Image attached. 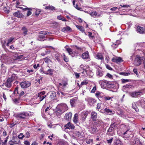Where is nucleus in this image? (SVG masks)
I'll return each instance as SVG.
<instances>
[{
	"label": "nucleus",
	"mask_w": 145,
	"mask_h": 145,
	"mask_svg": "<svg viewBox=\"0 0 145 145\" xmlns=\"http://www.w3.org/2000/svg\"><path fill=\"white\" fill-rule=\"evenodd\" d=\"M5 86L8 88H10L11 86V83L7 81V82H5Z\"/></svg>",
	"instance_id": "nucleus-39"
},
{
	"label": "nucleus",
	"mask_w": 145,
	"mask_h": 145,
	"mask_svg": "<svg viewBox=\"0 0 145 145\" xmlns=\"http://www.w3.org/2000/svg\"><path fill=\"white\" fill-rule=\"evenodd\" d=\"M61 56V54L57 52H56L53 53L52 56V57L53 58L55 59L58 62L60 61V58Z\"/></svg>",
	"instance_id": "nucleus-8"
},
{
	"label": "nucleus",
	"mask_w": 145,
	"mask_h": 145,
	"mask_svg": "<svg viewBox=\"0 0 145 145\" xmlns=\"http://www.w3.org/2000/svg\"><path fill=\"white\" fill-rule=\"evenodd\" d=\"M66 50L69 54L72 57H76L79 55V54L78 52L76 50L73 52L72 50L69 48H66Z\"/></svg>",
	"instance_id": "nucleus-2"
},
{
	"label": "nucleus",
	"mask_w": 145,
	"mask_h": 145,
	"mask_svg": "<svg viewBox=\"0 0 145 145\" xmlns=\"http://www.w3.org/2000/svg\"><path fill=\"white\" fill-rule=\"evenodd\" d=\"M133 72L137 75V76H138V74L137 72V69L134 68L133 69Z\"/></svg>",
	"instance_id": "nucleus-57"
},
{
	"label": "nucleus",
	"mask_w": 145,
	"mask_h": 145,
	"mask_svg": "<svg viewBox=\"0 0 145 145\" xmlns=\"http://www.w3.org/2000/svg\"><path fill=\"white\" fill-rule=\"evenodd\" d=\"M96 88L95 86L94 87H93L91 91V92L92 93H94L95 92V91L96 90Z\"/></svg>",
	"instance_id": "nucleus-63"
},
{
	"label": "nucleus",
	"mask_w": 145,
	"mask_h": 145,
	"mask_svg": "<svg viewBox=\"0 0 145 145\" xmlns=\"http://www.w3.org/2000/svg\"><path fill=\"white\" fill-rule=\"evenodd\" d=\"M60 105L61 107V108L60 109L61 110V112H64L68 110V107L66 104L62 103Z\"/></svg>",
	"instance_id": "nucleus-13"
},
{
	"label": "nucleus",
	"mask_w": 145,
	"mask_h": 145,
	"mask_svg": "<svg viewBox=\"0 0 145 145\" xmlns=\"http://www.w3.org/2000/svg\"><path fill=\"white\" fill-rule=\"evenodd\" d=\"M47 32H48L41 31L40 32V34H41L40 35H43L45 36L47 34Z\"/></svg>",
	"instance_id": "nucleus-54"
},
{
	"label": "nucleus",
	"mask_w": 145,
	"mask_h": 145,
	"mask_svg": "<svg viewBox=\"0 0 145 145\" xmlns=\"http://www.w3.org/2000/svg\"><path fill=\"white\" fill-rule=\"evenodd\" d=\"M106 68L108 69L112 70V68L110 67V66L108 65H106Z\"/></svg>",
	"instance_id": "nucleus-60"
},
{
	"label": "nucleus",
	"mask_w": 145,
	"mask_h": 145,
	"mask_svg": "<svg viewBox=\"0 0 145 145\" xmlns=\"http://www.w3.org/2000/svg\"><path fill=\"white\" fill-rule=\"evenodd\" d=\"M76 27L82 32H84L85 30L83 27L81 26L76 25Z\"/></svg>",
	"instance_id": "nucleus-32"
},
{
	"label": "nucleus",
	"mask_w": 145,
	"mask_h": 145,
	"mask_svg": "<svg viewBox=\"0 0 145 145\" xmlns=\"http://www.w3.org/2000/svg\"><path fill=\"white\" fill-rule=\"evenodd\" d=\"M96 96L97 97H101V93L99 91H97L95 93Z\"/></svg>",
	"instance_id": "nucleus-51"
},
{
	"label": "nucleus",
	"mask_w": 145,
	"mask_h": 145,
	"mask_svg": "<svg viewBox=\"0 0 145 145\" xmlns=\"http://www.w3.org/2000/svg\"><path fill=\"white\" fill-rule=\"evenodd\" d=\"M85 100L87 101L90 105L93 104L96 102V101L95 99L89 97L85 98Z\"/></svg>",
	"instance_id": "nucleus-12"
},
{
	"label": "nucleus",
	"mask_w": 145,
	"mask_h": 145,
	"mask_svg": "<svg viewBox=\"0 0 145 145\" xmlns=\"http://www.w3.org/2000/svg\"><path fill=\"white\" fill-rule=\"evenodd\" d=\"M45 9L46 10L48 9L51 11H53L56 10V8L52 5H49L48 6H46Z\"/></svg>",
	"instance_id": "nucleus-29"
},
{
	"label": "nucleus",
	"mask_w": 145,
	"mask_h": 145,
	"mask_svg": "<svg viewBox=\"0 0 145 145\" xmlns=\"http://www.w3.org/2000/svg\"><path fill=\"white\" fill-rule=\"evenodd\" d=\"M142 57H137L135 60L134 64L136 66H138L140 65L142 63V61L143 60Z\"/></svg>",
	"instance_id": "nucleus-6"
},
{
	"label": "nucleus",
	"mask_w": 145,
	"mask_h": 145,
	"mask_svg": "<svg viewBox=\"0 0 145 145\" xmlns=\"http://www.w3.org/2000/svg\"><path fill=\"white\" fill-rule=\"evenodd\" d=\"M96 58L102 60L103 58L102 54H98L96 55Z\"/></svg>",
	"instance_id": "nucleus-36"
},
{
	"label": "nucleus",
	"mask_w": 145,
	"mask_h": 145,
	"mask_svg": "<svg viewBox=\"0 0 145 145\" xmlns=\"http://www.w3.org/2000/svg\"><path fill=\"white\" fill-rule=\"evenodd\" d=\"M57 18L59 20H62L63 21H67V20L62 16L59 15L57 16Z\"/></svg>",
	"instance_id": "nucleus-35"
},
{
	"label": "nucleus",
	"mask_w": 145,
	"mask_h": 145,
	"mask_svg": "<svg viewBox=\"0 0 145 145\" xmlns=\"http://www.w3.org/2000/svg\"><path fill=\"white\" fill-rule=\"evenodd\" d=\"M78 115L77 114H75L74 116L73 119V121L74 123L77 125H78L80 124V123L78 121Z\"/></svg>",
	"instance_id": "nucleus-16"
},
{
	"label": "nucleus",
	"mask_w": 145,
	"mask_h": 145,
	"mask_svg": "<svg viewBox=\"0 0 145 145\" xmlns=\"http://www.w3.org/2000/svg\"><path fill=\"white\" fill-rule=\"evenodd\" d=\"M50 98L51 100H54L57 99L56 93L55 92L52 91L50 93Z\"/></svg>",
	"instance_id": "nucleus-18"
},
{
	"label": "nucleus",
	"mask_w": 145,
	"mask_h": 145,
	"mask_svg": "<svg viewBox=\"0 0 145 145\" xmlns=\"http://www.w3.org/2000/svg\"><path fill=\"white\" fill-rule=\"evenodd\" d=\"M41 11V10L39 9H35V14L36 16H38Z\"/></svg>",
	"instance_id": "nucleus-38"
},
{
	"label": "nucleus",
	"mask_w": 145,
	"mask_h": 145,
	"mask_svg": "<svg viewBox=\"0 0 145 145\" xmlns=\"http://www.w3.org/2000/svg\"><path fill=\"white\" fill-rule=\"evenodd\" d=\"M13 101L16 104H17L18 103H19L20 102V100L17 99H15L13 100Z\"/></svg>",
	"instance_id": "nucleus-50"
},
{
	"label": "nucleus",
	"mask_w": 145,
	"mask_h": 145,
	"mask_svg": "<svg viewBox=\"0 0 145 145\" xmlns=\"http://www.w3.org/2000/svg\"><path fill=\"white\" fill-rule=\"evenodd\" d=\"M110 82L105 80H101L99 82V83L102 88H108Z\"/></svg>",
	"instance_id": "nucleus-3"
},
{
	"label": "nucleus",
	"mask_w": 145,
	"mask_h": 145,
	"mask_svg": "<svg viewBox=\"0 0 145 145\" xmlns=\"http://www.w3.org/2000/svg\"><path fill=\"white\" fill-rule=\"evenodd\" d=\"M93 140L92 139H90L86 141V143L88 144H90L93 142Z\"/></svg>",
	"instance_id": "nucleus-56"
},
{
	"label": "nucleus",
	"mask_w": 145,
	"mask_h": 145,
	"mask_svg": "<svg viewBox=\"0 0 145 145\" xmlns=\"http://www.w3.org/2000/svg\"><path fill=\"white\" fill-rule=\"evenodd\" d=\"M33 114L32 112H30L29 113L25 112H22L18 114L17 115V117L18 118H20L21 119L24 120L25 119L26 117H28L32 115Z\"/></svg>",
	"instance_id": "nucleus-1"
},
{
	"label": "nucleus",
	"mask_w": 145,
	"mask_h": 145,
	"mask_svg": "<svg viewBox=\"0 0 145 145\" xmlns=\"http://www.w3.org/2000/svg\"><path fill=\"white\" fill-rule=\"evenodd\" d=\"M25 137L26 138H28L30 136V133L28 132H27L25 133Z\"/></svg>",
	"instance_id": "nucleus-61"
},
{
	"label": "nucleus",
	"mask_w": 145,
	"mask_h": 145,
	"mask_svg": "<svg viewBox=\"0 0 145 145\" xmlns=\"http://www.w3.org/2000/svg\"><path fill=\"white\" fill-rule=\"evenodd\" d=\"M25 137V136L24 135H23V134L22 133H20L19 134L18 136V137L20 139H22L24 137Z\"/></svg>",
	"instance_id": "nucleus-44"
},
{
	"label": "nucleus",
	"mask_w": 145,
	"mask_h": 145,
	"mask_svg": "<svg viewBox=\"0 0 145 145\" xmlns=\"http://www.w3.org/2000/svg\"><path fill=\"white\" fill-rule=\"evenodd\" d=\"M120 43L121 42L120 40H117L115 43H113L111 45L112 48L113 49H115L117 48L118 47L119 44H120Z\"/></svg>",
	"instance_id": "nucleus-21"
},
{
	"label": "nucleus",
	"mask_w": 145,
	"mask_h": 145,
	"mask_svg": "<svg viewBox=\"0 0 145 145\" xmlns=\"http://www.w3.org/2000/svg\"><path fill=\"white\" fill-rule=\"evenodd\" d=\"M44 60L45 62L47 63H49L51 62V60L49 59L48 57H46L44 58Z\"/></svg>",
	"instance_id": "nucleus-41"
},
{
	"label": "nucleus",
	"mask_w": 145,
	"mask_h": 145,
	"mask_svg": "<svg viewBox=\"0 0 145 145\" xmlns=\"http://www.w3.org/2000/svg\"><path fill=\"white\" fill-rule=\"evenodd\" d=\"M73 4L74 7L76 8V9L78 10H82V8L80 7H78V5L77 4H76L75 5V2L74 1H73Z\"/></svg>",
	"instance_id": "nucleus-40"
},
{
	"label": "nucleus",
	"mask_w": 145,
	"mask_h": 145,
	"mask_svg": "<svg viewBox=\"0 0 145 145\" xmlns=\"http://www.w3.org/2000/svg\"><path fill=\"white\" fill-rule=\"evenodd\" d=\"M72 116V114L71 112H69L66 114L65 115V119L68 121L71 120Z\"/></svg>",
	"instance_id": "nucleus-24"
},
{
	"label": "nucleus",
	"mask_w": 145,
	"mask_h": 145,
	"mask_svg": "<svg viewBox=\"0 0 145 145\" xmlns=\"http://www.w3.org/2000/svg\"><path fill=\"white\" fill-rule=\"evenodd\" d=\"M91 118L93 121H95L97 117V113L95 112H91Z\"/></svg>",
	"instance_id": "nucleus-22"
},
{
	"label": "nucleus",
	"mask_w": 145,
	"mask_h": 145,
	"mask_svg": "<svg viewBox=\"0 0 145 145\" xmlns=\"http://www.w3.org/2000/svg\"><path fill=\"white\" fill-rule=\"evenodd\" d=\"M54 70L51 69H49L46 72L44 71V73L46 74H50L51 75L52 74Z\"/></svg>",
	"instance_id": "nucleus-31"
},
{
	"label": "nucleus",
	"mask_w": 145,
	"mask_h": 145,
	"mask_svg": "<svg viewBox=\"0 0 145 145\" xmlns=\"http://www.w3.org/2000/svg\"><path fill=\"white\" fill-rule=\"evenodd\" d=\"M61 109H59L56 112V115L58 116L60 114H62L63 112H61Z\"/></svg>",
	"instance_id": "nucleus-42"
},
{
	"label": "nucleus",
	"mask_w": 145,
	"mask_h": 145,
	"mask_svg": "<svg viewBox=\"0 0 145 145\" xmlns=\"http://www.w3.org/2000/svg\"><path fill=\"white\" fill-rule=\"evenodd\" d=\"M78 99V98L75 97L71 99L70 101V103L71 107L75 106L76 102Z\"/></svg>",
	"instance_id": "nucleus-14"
},
{
	"label": "nucleus",
	"mask_w": 145,
	"mask_h": 145,
	"mask_svg": "<svg viewBox=\"0 0 145 145\" xmlns=\"http://www.w3.org/2000/svg\"><path fill=\"white\" fill-rule=\"evenodd\" d=\"M8 138V137H7L5 139V140L2 143V145H5V144L6 143H7V141Z\"/></svg>",
	"instance_id": "nucleus-53"
},
{
	"label": "nucleus",
	"mask_w": 145,
	"mask_h": 145,
	"mask_svg": "<svg viewBox=\"0 0 145 145\" xmlns=\"http://www.w3.org/2000/svg\"><path fill=\"white\" fill-rule=\"evenodd\" d=\"M11 77L12 78L13 80L17 78V77L15 74H13L12 75Z\"/></svg>",
	"instance_id": "nucleus-52"
},
{
	"label": "nucleus",
	"mask_w": 145,
	"mask_h": 145,
	"mask_svg": "<svg viewBox=\"0 0 145 145\" xmlns=\"http://www.w3.org/2000/svg\"><path fill=\"white\" fill-rule=\"evenodd\" d=\"M112 61L113 62H115L118 63H121L123 61L122 59L120 57H114L112 59Z\"/></svg>",
	"instance_id": "nucleus-15"
},
{
	"label": "nucleus",
	"mask_w": 145,
	"mask_h": 145,
	"mask_svg": "<svg viewBox=\"0 0 145 145\" xmlns=\"http://www.w3.org/2000/svg\"><path fill=\"white\" fill-rule=\"evenodd\" d=\"M97 123L100 125H101L103 124V122L101 120H98Z\"/></svg>",
	"instance_id": "nucleus-62"
},
{
	"label": "nucleus",
	"mask_w": 145,
	"mask_h": 145,
	"mask_svg": "<svg viewBox=\"0 0 145 145\" xmlns=\"http://www.w3.org/2000/svg\"><path fill=\"white\" fill-rule=\"evenodd\" d=\"M23 31V34L25 35L27 34L28 30L25 27H23L22 29Z\"/></svg>",
	"instance_id": "nucleus-33"
},
{
	"label": "nucleus",
	"mask_w": 145,
	"mask_h": 145,
	"mask_svg": "<svg viewBox=\"0 0 145 145\" xmlns=\"http://www.w3.org/2000/svg\"><path fill=\"white\" fill-rule=\"evenodd\" d=\"M108 134L113 136L114 135V129L110 127L108 130Z\"/></svg>",
	"instance_id": "nucleus-26"
},
{
	"label": "nucleus",
	"mask_w": 145,
	"mask_h": 145,
	"mask_svg": "<svg viewBox=\"0 0 145 145\" xmlns=\"http://www.w3.org/2000/svg\"><path fill=\"white\" fill-rule=\"evenodd\" d=\"M60 93L63 96H65L66 95V93L61 91H59L57 93V94L59 95H60Z\"/></svg>",
	"instance_id": "nucleus-58"
},
{
	"label": "nucleus",
	"mask_w": 145,
	"mask_h": 145,
	"mask_svg": "<svg viewBox=\"0 0 145 145\" xmlns=\"http://www.w3.org/2000/svg\"><path fill=\"white\" fill-rule=\"evenodd\" d=\"M67 82L65 81H63L61 83H59V86L61 88H64L66 87V86L68 85Z\"/></svg>",
	"instance_id": "nucleus-19"
},
{
	"label": "nucleus",
	"mask_w": 145,
	"mask_h": 145,
	"mask_svg": "<svg viewBox=\"0 0 145 145\" xmlns=\"http://www.w3.org/2000/svg\"><path fill=\"white\" fill-rule=\"evenodd\" d=\"M63 57L64 60L66 62L68 61L69 59L67 57H66L64 53L63 54Z\"/></svg>",
	"instance_id": "nucleus-46"
},
{
	"label": "nucleus",
	"mask_w": 145,
	"mask_h": 145,
	"mask_svg": "<svg viewBox=\"0 0 145 145\" xmlns=\"http://www.w3.org/2000/svg\"><path fill=\"white\" fill-rule=\"evenodd\" d=\"M137 32L138 33L141 34H143L144 33L145 29L144 27L138 26H137Z\"/></svg>",
	"instance_id": "nucleus-17"
},
{
	"label": "nucleus",
	"mask_w": 145,
	"mask_h": 145,
	"mask_svg": "<svg viewBox=\"0 0 145 145\" xmlns=\"http://www.w3.org/2000/svg\"><path fill=\"white\" fill-rule=\"evenodd\" d=\"M120 6H121V7H119V9H120V8H122V7L128 8V7H130L129 5H120Z\"/></svg>",
	"instance_id": "nucleus-49"
},
{
	"label": "nucleus",
	"mask_w": 145,
	"mask_h": 145,
	"mask_svg": "<svg viewBox=\"0 0 145 145\" xmlns=\"http://www.w3.org/2000/svg\"><path fill=\"white\" fill-rule=\"evenodd\" d=\"M31 83L30 82L24 81L21 82L20 85L22 88H25L28 87L31 85Z\"/></svg>",
	"instance_id": "nucleus-5"
},
{
	"label": "nucleus",
	"mask_w": 145,
	"mask_h": 145,
	"mask_svg": "<svg viewBox=\"0 0 145 145\" xmlns=\"http://www.w3.org/2000/svg\"><path fill=\"white\" fill-rule=\"evenodd\" d=\"M76 135L80 138L82 137V132H80L78 131H77L76 132Z\"/></svg>",
	"instance_id": "nucleus-37"
},
{
	"label": "nucleus",
	"mask_w": 145,
	"mask_h": 145,
	"mask_svg": "<svg viewBox=\"0 0 145 145\" xmlns=\"http://www.w3.org/2000/svg\"><path fill=\"white\" fill-rule=\"evenodd\" d=\"M108 88H111L116 91L118 88V84H116L114 85L112 84V83L110 82Z\"/></svg>",
	"instance_id": "nucleus-20"
},
{
	"label": "nucleus",
	"mask_w": 145,
	"mask_h": 145,
	"mask_svg": "<svg viewBox=\"0 0 145 145\" xmlns=\"http://www.w3.org/2000/svg\"><path fill=\"white\" fill-rule=\"evenodd\" d=\"M120 74L122 75H123L125 76H127L129 75L130 74L129 73H126L124 72H121L120 73Z\"/></svg>",
	"instance_id": "nucleus-48"
},
{
	"label": "nucleus",
	"mask_w": 145,
	"mask_h": 145,
	"mask_svg": "<svg viewBox=\"0 0 145 145\" xmlns=\"http://www.w3.org/2000/svg\"><path fill=\"white\" fill-rule=\"evenodd\" d=\"M89 132L93 134H96L98 131L96 127L95 126H91L89 130Z\"/></svg>",
	"instance_id": "nucleus-10"
},
{
	"label": "nucleus",
	"mask_w": 145,
	"mask_h": 145,
	"mask_svg": "<svg viewBox=\"0 0 145 145\" xmlns=\"http://www.w3.org/2000/svg\"><path fill=\"white\" fill-rule=\"evenodd\" d=\"M132 106L133 108L135 110L136 112H138V109L135 103H132Z\"/></svg>",
	"instance_id": "nucleus-34"
},
{
	"label": "nucleus",
	"mask_w": 145,
	"mask_h": 145,
	"mask_svg": "<svg viewBox=\"0 0 145 145\" xmlns=\"http://www.w3.org/2000/svg\"><path fill=\"white\" fill-rule=\"evenodd\" d=\"M23 10H27L26 15L27 16H30L32 13L31 11L32 10V9L31 8H23Z\"/></svg>",
	"instance_id": "nucleus-25"
},
{
	"label": "nucleus",
	"mask_w": 145,
	"mask_h": 145,
	"mask_svg": "<svg viewBox=\"0 0 145 145\" xmlns=\"http://www.w3.org/2000/svg\"><path fill=\"white\" fill-rule=\"evenodd\" d=\"M45 93L44 91L38 93L37 99L40 101H42L46 97V95H44Z\"/></svg>",
	"instance_id": "nucleus-4"
},
{
	"label": "nucleus",
	"mask_w": 145,
	"mask_h": 145,
	"mask_svg": "<svg viewBox=\"0 0 145 145\" xmlns=\"http://www.w3.org/2000/svg\"><path fill=\"white\" fill-rule=\"evenodd\" d=\"M88 84V82L86 81H84L81 83V85H86Z\"/></svg>",
	"instance_id": "nucleus-64"
},
{
	"label": "nucleus",
	"mask_w": 145,
	"mask_h": 145,
	"mask_svg": "<svg viewBox=\"0 0 145 145\" xmlns=\"http://www.w3.org/2000/svg\"><path fill=\"white\" fill-rule=\"evenodd\" d=\"M89 14L91 16L94 17L97 15V13L96 12H91V13H90Z\"/></svg>",
	"instance_id": "nucleus-43"
},
{
	"label": "nucleus",
	"mask_w": 145,
	"mask_h": 145,
	"mask_svg": "<svg viewBox=\"0 0 145 145\" xmlns=\"http://www.w3.org/2000/svg\"><path fill=\"white\" fill-rule=\"evenodd\" d=\"M46 38L45 36L43 35H39L38 36V37L37 39L38 40L40 41H43L45 40Z\"/></svg>",
	"instance_id": "nucleus-28"
},
{
	"label": "nucleus",
	"mask_w": 145,
	"mask_h": 145,
	"mask_svg": "<svg viewBox=\"0 0 145 145\" xmlns=\"http://www.w3.org/2000/svg\"><path fill=\"white\" fill-rule=\"evenodd\" d=\"M142 93L141 91H136L131 92L130 95L133 97H137L139 95H141Z\"/></svg>",
	"instance_id": "nucleus-7"
},
{
	"label": "nucleus",
	"mask_w": 145,
	"mask_h": 145,
	"mask_svg": "<svg viewBox=\"0 0 145 145\" xmlns=\"http://www.w3.org/2000/svg\"><path fill=\"white\" fill-rule=\"evenodd\" d=\"M116 127V124L114 123H113L111 124L110 126V127H111V128L112 127L114 129V128Z\"/></svg>",
	"instance_id": "nucleus-55"
},
{
	"label": "nucleus",
	"mask_w": 145,
	"mask_h": 145,
	"mask_svg": "<svg viewBox=\"0 0 145 145\" xmlns=\"http://www.w3.org/2000/svg\"><path fill=\"white\" fill-rule=\"evenodd\" d=\"M116 144L117 145H123L122 143L118 139L116 140Z\"/></svg>",
	"instance_id": "nucleus-45"
},
{
	"label": "nucleus",
	"mask_w": 145,
	"mask_h": 145,
	"mask_svg": "<svg viewBox=\"0 0 145 145\" xmlns=\"http://www.w3.org/2000/svg\"><path fill=\"white\" fill-rule=\"evenodd\" d=\"M65 129H74V126L72 123L69 122L67 123L64 125Z\"/></svg>",
	"instance_id": "nucleus-11"
},
{
	"label": "nucleus",
	"mask_w": 145,
	"mask_h": 145,
	"mask_svg": "<svg viewBox=\"0 0 145 145\" xmlns=\"http://www.w3.org/2000/svg\"><path fill=\"white\" fill-rule=\"evenodd\" d=\"M88 67V66H86L85 65L82 64L80 65L79 68L80 70H83L86 72V69Z\"/></svg>",
	"instance_id": "nucleus-30"
},
{
	"label": "nucleus",
	"mask_w": 145,
	"mask_h": 145,
	"mask_svg": "<svg viewBox=\"0 0 145 145\" xmlns=\"http://www.w3.org/2000/svg\"><path fill=\"white\" fill-rule=\"evenodd\" d=\"M82 57L83 59L87 61H89L90 60L89 53L88 51L83 53Z\"/></svg>",
	"instance_id": "nucleus-9"
},
{
	"label": "nucleus",
	"mask_w": 145,
	"mask_h": 145,
	"mask_svg": "<svg viewBox=\"0 0 145 145\" xmlns=\"http://www.w3.org/2000/svg\"><path fill=\"white\" fill-rule=\"evenodd\" d=\"M14 39V38L10 37L8 40V43H10L12 42Z\"/></svg>",
	"instance_id": "nucleus-59"
},
{
	"label": "nucleus",
	"mask_w": 145,
	"mask_h": 145,
	"mask_svg": "<svg viewBox=\"0 0 145 145\" xmlns=\"http://www.w3.org/2000/svg\"><path fill=\"white\" fill-rule=\"evenodd\" d=\"M104 110L105 112L108 114L112 112L111 110L107 108H105V109Z\"/></svg>",
	"instance_id": "nucleus-47"
},
{
	"label": "nucleus",
	"mask_w": 145,
	"mask_h": 145,
	"mask_svg": "<svg viewBox=\"0 0 145 145\" xmlns=\"http://www.w3.org/2000/svg\"><path fill=\"white\" fill-rule=\"evenodd\" d=\"M96 74L98 77H101L103 75V71L101 70L98 69L97 72Z\"/></svg>",
	"instance_id": "nucleus-27"
},
{
	"label": "nucleus",
	"mask_w": 145,
	"mask_h": 145,
	"mask_svg": "<svg viewBox=\"0 0 145 145\" xmlns=\"http://www.w3.org/2000/svg\"><path fill=\"white\" fill-rule=\"evenodd\" d=\"M13 15L19 18H21L23 17V15L20 12L17 11L13 14Z\"/></svg>",
	"instance_id": "nucleus-23"
}]
</instances>
